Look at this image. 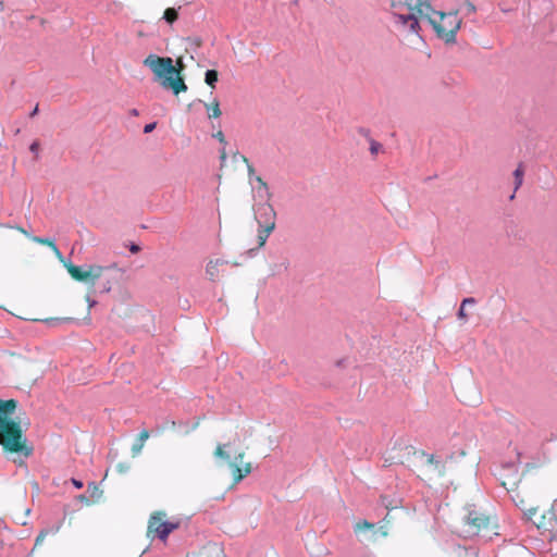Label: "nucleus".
I'll list each match as a JSON object with an SVG mask.
<instances>
[{
	"label": "nucleus",
	"mask_w": 557,
	"mask_h": 557,
	"mask_svg": "<svg viewBox=\"0 0 557 557\" xmlns=\"http://www.w3.org/2000/svg\"><path fill=\"white\" fill-rule=\"evenodd\" d=\"M213 137L216 138L221 144L226 145L225 136L222 131H219L215 134H213Z\"/></svg>",
	"instance_id": "obj_28"
},
{
	"label": "nucleus",
	"mask_w": 557,
	"mask_h": 557,
	"mask_svg": "<svg viewBox=\"0 0 557 557\" xmlns=\"http://www.w3.org/2000/svg\"><path fill=\"white\" fill-rule=\"evenodd\" d=\"M29 150L35 154V159L37 160L39 158V141L35 140L30 145Z\"/></svg>",
	"instance_id": "obj_27"
},
{
	"label": "nucleus",
	"mask_w": 557,
	"mask_h": 557,
	"mask_svg": "<svg viewBox=\"0 0 557 557\" xmlns=\"http://www.w3.org/2000/svg\"><path fill=\"white\" fill-rule=\"evenodd\" d=\"M468 304H474V299L473 298H465L461 302V306H460V309L458 311V317L462 320H466L467 319V313L465 311V307L466 305Z\"/></svg>",
	"instance_id": "obj_24"
},
{
	"label": "nucleus",
	"mask_w": 557,
	"mask_h": 557,
	"mask_svg": "<svg viewBox=\"0 0 557 557\" xmlns=\"http://www.w3.org/2000/svg\"><path fill=\"white\" fill-rule=\"evenodd\" d=\"M193 557H226L223 548L215 543H209L201 547Z\"/></svg>",
	"instance_id": "obj_14"
},
{
	"label": "nucleus",
	"mask_w": 557,
	"mask_h": 557,
	"mask_svg": "<svg viewBox=\"0 0 557 557\" xmlns=\"http://www.w3.org/2000/svg\"><path fill=\"white\" fill-rule=\"evenodd\" d=\"M101 492L99 491V488L96 485H92L91 497L99 496Z\"/></svg>",
	"instance_id": "obj_31"
},
{
	"label": "nucleus",
	"mask_w": 557,
	"mask_h": 557,
	"mask_svg": "<svg viewBox=\"0 0 557 557\" xmlns=\"http://www.w3.org/2000/svg\"><path fill=\"white\" fill-rule=\"evenodd\" d=\"M234 158H235V159H240L243 162L247 163L248 172H249V174H250V175L255 172L253 166H252V165H250V164L248 163V159H247L245 156H243V154H240V153L236 152V153L234 154Z\"/></svg>",
	"instance_id": "obj_26"
},
{
	"label": "nucleus",
	"mask_w": 557,
	"mask_h": 557,
	"mask_svg": "<svg viewBox=\"0 0 557 557\" xmlns=\"http://www.w3.org/2000/svg\"><path fill=\"white\" fill-rule=\"evenodd\" d=\"M205 82L210 87L214 88V85L218 82V72L215 70H208L206 72Z\"/></svg>",
	"instance_id": "obj_22"
},
{
	"label": "nucleus",
	"mask_w": 557,
	"mask_h": 557,
	"mask_svg": "<svg viewBox=\"0 0 557 557\" xmlns=\"http://www.w3.org/2000/svg\"><path fill=\"white\" fill-rule=\"evenodd\" d=\"M37 112H38V107H36V108L33 110V112L30 113V116H34L35 114H37Z\"/></svg>",
	"instance_id": "obj_36"
},
{
	"label": "nucleus",
	"mask_w": 557,
	"mask_h": 557,
	"mask_svg": "<svg viewBox=\"0 0 557 557\" xmlns=\"http://www.w3.org/2000/svg\"><path fill=\"white\" fill-rule=\"evenodd\" d=\"M16 407L15 399H0V446L5 453L29 457L33 448L27 446L20 422L10 418Z\"/></svg>",
	"instance_id": "obj_2"
},
{
	"label": "nucleus",
	"mask_w": 557,
	"mask_h": 557,
	"mask_svg": "<svg viewBox=\"0 0 557 557\" xmlns=\"http://www.w3.org/2000/svg\"><path fill=\"white\" fill-rule=\"evenodd\" d=\"M206 108L208 110V116L210 119H218L222 114L220 103L216 99L213 100L210 104H206Z\"/></svg>",
	"instance_id": "obj_18"
},
{
	"label": "nucleus",
	"mask_w": 557,
	"mask_h": 557,
	"mask_svg": "<svg viewBox=\"0 0 557 557\" xmlns=\"http://www.w3.org/2000/svg\"><path fill=\"white\" fill-rule=\"evenodd\" d=\"M156 125H157L156 122L145 125L144 133L148 134V133L152 132L156 128Z\"/></svg>",
	"instance_id": "obj_29"
},
{
	"label": "nucleus",
	"mask_w": 557,
	"mask_h": 557,
	"mask_svg": "<svg viewBox=\"0 0 557 557\" xmlns=\"http://www.w3.org/2000/svg\"><path fill=\"white\" fill-rule=\"evenodd\" d=\"M220 159H221L222 163H224L226 160V151L224 148L220 152Z\"/></svg>",
	"instance_id": "obj_32"
},
{
	"label": "nucleus",
	"mask_w": 557,
	"mask_h": 557,
	"mask_svg": "<svg viewBox=\"0 0 557 557\" xmlns=\"http://www.w3.org/2000/svg\"><path fill=\"white\" fill-rule=\"evenodd\" d=\"M431 8L430 0H392L395 24L411 33H418L419 20L430 13Z\"/></svg>",
	"instance_id": "obj_4"
},
{
	"label": "nucleus",
	"mask_w": 557,
	"mask_h": 557,
	"mask_svg": "<svg viewBox=\"0 0 557 557\" xmlns=\"http://www.w3.org/2000/svg\"><path fill=\"white\" fill-rule=\"evenodd\" d=\"M418 460L417 471L419 478L425 481L432 480L434 476H443L445 474V465L437 460L435 455L424 451L414 453Z\"/></svg>",
	"instance_id": "obj_9"
},
{
	"label": "nucleus",
	"mask_w": 557,
	"mask_h": 557,
	"mask_svg": "<svg viewBox=\"0 0 557 557\" xmlns=\"http://www.w3.org/2000/svg\"><path fill=\"white\" fill-rule=\"evenodd\" d=\"M72 483L77 488H82L83 487V483L81 481H78V480L72 479Z\"/></svg>",
	"instance_id": "obj_33"
},
{
	"label": "nucleus",
	"mask_w": 557,
	"mask_h": 557,
	"mask_svg": "<svg viewBox=\"0 0 557 557\" xmlns=\"http://www.w3.org/2000/svg\"><path fill=\"white\" fill-rule=\"evenodd\" d=\"M375 525L373 523L368 522L367 520L357 522L355 525V532L360 533L367 530H374Z\"/></svg>",
	"instance_id": "obj_23"
},
{
	"label": "nucleus",
	"mask_w": 557,
	"mask_h": 557,
	"mask_svg": "<svg viewBox=\"0 0 557 557\" xmlns=\"http://www.w3.org/2000/svg\"><path fill=\"white\" fill-rule=\"evenodd\" d=\"M369 144H370V152L372 156H376L381 150H382V145L374 140L373 138H369Z\"/></svg>",
	"instance_id": "obj_25"
},
{
	"label": "nucleus",
	"mask_w": 557,
	"mask_h": 557,
	"mask_svg": "<svg viewBox=\"0 0 557 557\" xmlns=\"http://www.w3.org/2000/svg\"><path fill=\"white\" fill-rule=\"evenodd\" d=\"M20 231H21L23 234L28 235V234H27V232H26L25 230L20 228Z\"/></svg>",
	"instance_id": "obj_37"
},
{
	"label": "nucleus",
	"mask_w": 557,
	"mask_h": 557,
	"mask_svg": "<svg viewBox=\"0 0 557 557\" xmlns=\"http://www.w3.org/2000/svg\"><path fill=\"white\" fill-rule=\"evenodd\" d=\"M139 249H140V248H139V246H137V245H132V247H131V251H132L133 253L138 252V251H139Z\"/></svg>",
	"instance_id": "obj_34"
},
{
	"label": "nucleus",
	"mask_w": 557,
	"mask_h": 557,
	"mask_svg": "<svg viewBox=\"0 0 557 557\" xmlns=\"http://www.w3.org/2000/svg\"><path fill=\"white\" fill-rule=\"evenodd\" d=\"M149 436H150V434L147 430H143L138 434V437L136 438L135 443L132 446L133 456H137L141 451V449L145 445V442L149 438Z\"/></svg>",
	"instance_id": "obj_17"
},
{
	"label": "nucleus",
	"mask_w": 557,
	"mask_h": 557,
	"mask_svg": "<svg viewBox=\"0 0 557 557\" xmlns=\"http://www.w3.org/2000/svg\"><path fill=\"white\" fill-rule=\"evenodd\" d=\"M70 275L78 282H84L94 285L95 282L102 275L104 268L97 264H89L86 267H78L73 263L65 264Z\"/></svg>",
	"instance_id": "obj_10"
},
{
	"label": "nucleus",
	"mask_w": 557,
	"mask_h": 557,
	"mask_svg": "<svg viewBox=\"0 0 557 557\" xmlns=\"http://www.w3.org/2000/svg\"><path fill=\"white\" fill-rule=\"evenodd\" d=\"M30 239L34 242V243H37V244H40V245H45V246H48L52 252L54 253V256L59 259V260H63V256H62V252L60 251V249L57 247L53 239H50V238H42V237H37V236H32Z\"/></svg>",
	"instance_id": "obj_16"
},
{
	"label": "nucleus",
	"mask_w": 557,
	"mask_h": 557,
	"mask_svg": "<svg viewBox=\"0 0 557 557\" xmlns=\"http://www.w3.org/2000/svg\"><path fill=\"white\" fill-rule=\"evenodd\" d=\"M524 169L522 164H519L513 172L515 177V193L521 187L523 183Z\"/></svg>",
	"instance_id": "obj_20"
},
{
	"label": "nucleus",
	"mask_w": 557,
	"mask_h": 557,
	"mask_svg": "<svg viewBox=\"0 0 557 557\" xmlns=\"http://www.w3.org/2000/svg\"><path fill=\"white\" fill-rule=\"evenodd\" d=\"M144 65L149 67L156 79L165 89H171L174 95L185 92L187 85L182 76L185 70V64L182 57H178L173 64L170 57H159L157 54H149L143 61Z\"/></svg>",
	"instance_id": "obj_3"
},
{
	"label": "nucleus",
	"mask_w": 557,
	"mask_h": 557,
	"mask_svg": "<svg viewBox=\"0 0 557 557\" xmlns=\"http://www.w3.org/2000/svg\"><path fill=\"white\" fill-rule=\"evenodd\" d=\"M225 263H226V261L220 260V259L210 260L206 267V273H207L209 280L216 281L220 275L219 268Z\"/></svg>",
	"instance_id": "obj_15"
},
{
	"label": "nucleus",
	"mask_w": 557,
	"mask_h": 557,
	"mask_svg": "<svg viewBox=\"0 0 557 557\" xmlns=\"http://www.w3.org/2000/svg\"><path fill=\"white\" fill-rule=\"evenodd\" d=\"M422 18L432 25L440 39L446 44H454L456 41L457 32L461 26V18L448 7H445V11H436L431 8L430 13L428 12Z\"/></svg>",
	"instance_id": "obj_5"
},
{
	"label": "nucleus",
	"mask_w": 557,
	"mask_h": 557,
	"mask_svg": "<svg viewBox=\"0 0 557 557\" xmlns=\"http://www.w3.org/2000/svg\"><path fill=\"white\" fill-rule=\"evenodd\" d=\"M256 221L259 225L258 246L263 247L270 234L275 230L276 212L270 203H261L256 211Z\"/></svg>",
	"instance_id": "obj_8"
},
{
	"label": "nucleus",
	"mask_w": 557,
	"mask_h": 557,
	"mask_svg": "<svg viewBox=\"0 0 557 557\" xmlns=\"http://www.w3.org/2000/svg\"><path fill=\"white\" fill-rule=\"evenodd\" d=\"M79 498H81L82 500H84L86 504H88V498H87L86 496L81 495V496H79Z\"/></svg>",
	"instance_id": "obj_35"
},
{
	"label": "nucleus",
	"mask_w": 557,
	"mask_h": 557,
	"mask_svg": "<svg viewBox=\"0 0 557 557\" xmlns=\"http://www.w3.org/2000/svg\"><path fill=\"white\" fill-rule=\"evenodd\" d=\"M181 527V520L169 518L165 511H153L147 524V536L150 540H160L165 542L169 535Z\"/></svg>",
	"instance_id": "obj_6"
},
{
	"label": "nucleus",
	"mask_w": 557,
	"mask_h": 557,
	"mask_svg": "<svg viewBox=\"0 0 557 557\" xmlns=\"http://www.w3.org/2000/svg\"><path fill=\"white\" fill-rule=\"evenodd\" d=\"M451 3L447 4L451 11L456 12V15L462 14L463 16H470L476 12L475 5L470 0H450Z\"/></svg>",
	"instance_id": "obj_13"
},
{
	"label": "nucleus",
	"mask_w": 557,
	"mask_h": 557,
	"mask_svg": "<svg viewBox=\"0 0 557 557\" xmlns=\"http://www.w3.org/2000/svg\"><path fill=\"white\" fill-rule=\"evenodd\" d=\"M256 181L259 183L260 187H263L264 189H268L267 183L260 176H257Z\"/></svg>",
	"instance_id": "obj_30"
},
{
	"label": "nucleus",
	"mask_w": 557,
	"mask_h": 557,
	"mask_svg": "<svg viewBox=\"0 0 557 557\" xmlns=\"http://www.w3.org/2000/svg\"><path fill=\"white\" fill-rule=\"evenodd\" d=\"M466 523L470 535H478L481 532L488 530L492 524L488 516L476 512H471L468 516Z\"/></svg>",
	"instance_id": "obj_12"
},
{
	"label": "nucleus",
	"mask_w": 557,
	"mask_h": 557,
	"mask_svg": "<svg viewBox=\"0 0 557 557\" xmlns=\"http://www.w3.org/2000/svg\"><path fill=\"white\" fill-rule=\"evenodd\" d=\"M228 444H219L214 450V457L223 459L227 462L231 470L234 484L240 482L246 478L252 470L251 463H244L245 451H239L235 455L234 460H231V456L226 448Z\"/></svg>",
	"instance_id": "obj_7"
},
{
	"label": "nucleus",
	"mask_w": 557,
	"mask_h": 557,
	"mask_svg": "<svg viewBox=\"0 0 557 557\" xmlns=\"http://www.w3.org/2000/svg\"><path fill=\"white\" fill-rule=\"evenodd\" d=\"M542 534L554 539L557 534V515L554 508L544 510L540 516L537 513L530 519Z\"/></svg>",
	"instance_id": "obj_11"
},
{
	"label": "nucleus",
	"mask_w": 557,
	"mask_h": 557,
	"mask_svg": "<svg viewBox=\"0 0 557 557\" xmlns=\"http://www.w3.org/2000/svg\"><path fill=\"white\" fill-rule=\"evenodd\" d=\"M60 530V525H57L53 530H48V529H44L39 532V534L37 535L36 540H35V546L34 548H37L38 546H40L45 539L51 534V533H57L58 531Z\"/></svg>",
	"instance_id": "obj_19"
},
{
	"label": "nucleus",
	"mask_w": 557,
	"mask_h": 557,
	"mask_svg": "<svg viewBox=\"0 0 557 557\" xmlns=\"http://www.w3.org/2000/svg\"><path fill=\"white\" fill-rule=\"evenodd\" d=\"M163 18L170 23L173 24L178 18L177 10L174 8H168L165 9L163 13Z\"/></svg>",
	"instance_id": "obj_21"
},
{
	"label": "nucleus",
	"mask_w": 557,
	"mask_h": 557,
	"mask_svg": "<svg viewBox=\"0 0 557 557\" xmlns=\"http://www.w3.org/2000/svg\"><path fill=\"white\" fill-rule=\"evenodd\" d=\"M502 485L508 491L515 505L520 508L528 519L536 515V494L531 478L519 474L515 465L506 466L500 473Z\"/></svg>",
	"instance_id": "obj_1"
}]
</instances>
